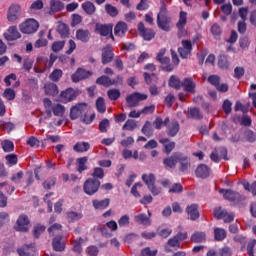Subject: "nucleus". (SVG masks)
Wrapping results in <instances>:
<instances>
[{
    "label": "nucleus",
    "mask_w": 256,
    "mask_h": 256,
    "mask_svg": "<svg viewBox=\"0 0 256 256\" xmlns=\"http://www.w3.org/2000/svg\"><path fill=\"white\" fill-rule=\"evenodd\" d=\"M113 57H115V53H113V47L108 45L102 49L103 65H107V63H111V61H113Z\"/></svg>",
    "instance_id": "aec40b11"
},
{
    "label": "nucleus",
    "mask_w": 256,
    "mask_h": 256,
    "mask_svg": "<svg viewBox=\"0 0 256 256\" xmlns=\"http://www.w3.org/2000/svg\"><path fill=\"white\" fill-rule=\"evenodd\" d=\"M159 143L163 145L164 151L167 153V155H169V153L175 149V142L169 140L168 138H161Z\"/></svg>",
    "instance_id": "7c9ffc66"
},
{
    "label": "nucleus",
    "mask_w": 256,
    "mask_h": 256,
    "mask_svg": "<svg viewBox=\"0 0 256 256\" xmlns=\"http://www.w3.org/2000/svg\"><path fill=\"white\" fill-rule=\"evenodd\" d=\"M242 185L246 191L251 192L253 196H256V181L250 184L248 181L244 180L242 181Z\"/></svg>",
    "instance_id": "79ce46f5"
},
{
    "label": "nucleus",
    "mask_w": 256,
    "mask_h": 256,
    "mask_svg": "<svg viewBox=\"0 0 256 256\" xmlns=\"http://www.w3.org/2000/svg\"><path fill=\"white\" fill-rule=\"evenodd\" d=\"M107 95L111 101H117L121 97V91L119 89H110L107 92Z\"/></svg>",
    "instance_id": "3c124183"
},
{
    "label": "nucleus",
    "mask_w": 256,
    "mask_h": 256,
    "mask_svg": "<svg viewBox=\"0 0 256 256\" xmlns=\"http://www.w3.org/2000/svg\"><path fill=\"white\" fill-rule=\"evenodd\" d=\"M220 194H223V198L234 205L243 207L245 206L246 197L233 189H220Z\"/></svg>",
    "instance_id": "7ed1b4c3"
},
{
    "label": "nucleus",
    "mask_w": 256,
    "mask_h": 256,
    "mask_svg": "<svg viewBox=\"0 0 256 256\" xmlns=\"http://www.w3.org/2000/svg\"><path fill=\"white\" fill-rule=\"evenodd\" d=\"M95 31L102 37L110 35L111 39H115V37H113V26L111 24H96Z\"/></svg>",
    "instance_id": "f8f14e48"
},
{
    "label": "nucleus",
    "mask_w": 256,
    "mask_h": 256,
    "mask_svg": "<svg viewBox=\"0 0 256 256\" xmlns=\"http://www.w3.org/2000/svg\"><path fill=\"white\" fill-rule=\"evenodd\" d=\"M143 189V184L141 183H136L132 189L131 193L133 194L134 197H141V190Z\"/></svg>",
    "instance_id": "0e129e2a"
},
{
    "label": "nucleus",
    "mask_w": 256,
    "mask_h": 256,
    "mask_svg": "<svg viewBox=\"0 0 256 256\" xmlns=\"http://www.w3.org/2000/svg\"><path fill=\"white\" fill-rule=\"evenodd\" d=\"M5 159L7 161L8 167H13L18 161L17 155L15 154H9L5 157Z\"/></svg>",
    "instance_id": "69168bd1"
},
{
    "label": "nucleus",
    "mask_w": 256,
    "mask_h": 256,
    "mask_svg": "<svg viewBox=\"0 0 256 256\" xmlns=\"http://www.w3.org/2000/svg\"><path fill=\"white\" fill-rule=\"evenodd\" d=\"M147 94H141L139 92L132 93L126 97L128 107H137L140 101H146Z\"/></svg>",
    "instance_id": "9b49d317"
},
{
    "label": "nucleus",
    "mask_w": 256,
    "mask_h": 256,
    "mask_svg": "<svg viewBox=\"0 0 256 256\" xmlns=\"http://www.w3.org/2000/svg\"><path fill=\"white\" fill-rule=\"evenodd\" d=\"M142 180L147 185L149 191L152 193V195H159L161 193V188H157L155 186V175L153 174H143Z\"/></svg>",
    "instance_id": "6e6552de"
},
{
    "label": "nucleus",
    "mask_w": 256,
    "mask_h": 256,
    "mask_svg": "<svg viewBox=\"0 0 256 256\" xmlns=\"http://www.w3.org/2000/svg\"><path fill=\"white\" fill-rule=\"evenodd\" d=\"M43 7V0H36L30 5V11H41Z\"/></svg>",
    "instance_id": "e2e57ef3"
},
{
    "label": "nucleus",
    "mask_w": 256,
    "mask_h": 256,
    "mask_svg": "<svg viewBox=\"0 0 256 256\" xmlns=\"http://www.w3.org/2000/svg\"><path fill=\"white\" fill-rule=\"evenodd\" d=\"M166 51L167 50L165 48H162L158 52V54L156 56V59H157V61H159V63H161L162 69L164 71L171 72V71H173L174 66L171 64V59H169V57H165Z\"/></svg>",
    "instance_id": "0eeeda50"
},
{
    "label": "nucleus",
    "mask_w": 256,
    "mask_h": 256,
    "mask_svg": "<svg viewBox=\"0 0 256 256\" xmlns=\"http://www.w3.org/2000/svg\"><path fill=\"white\" fill-rule=\"evenodd\" d=\"M157 25L162 31H171V17L167 15L165 1H161L160 11L157 15Z\"/></svg>",
    "instance_id": "f03ea898"
},
{
    "label": "nucleus",
    "mask_w": 256,
    "mask_h": 256,
    "mask_svg": "<svg viewBox=\"0 0 256 256\" xmlns=\"http://www.w3.org/2000/svg\"><path fill=\"white\" fill-rule=\"evenodd\" d=\"M144 79L147 83V85H153V83H157L159 81V78L155 74H149L147 72L144 73Z\"/></svg>",
    "instance_id": "de8ad7c7"
},
{
    "label": "nucleus",
    "mask_w": 256,
    "mask_h": 256,
    "mask_svg": "<svg viewBox=\"0 0 256 256\" xmlns=\"http://www.w3.org/2000/svg\"><path fill=\"white\" fill-rule=\"evenodd\" d=\"M167 245L168 246H166V251H171L169 247H181V242L177 239L176 236H174L168 240Z\"/></svg>",
    "instance_id": "13d9d810"
},
{
    "label": "nucleus",
    "mask_w": 256,
    "mask_h": 256,
    "mask_svg": "<svg viewBox=\"0 0 256 256\" xmlns=\"http://www.w3.org/2000/svg\"><path fill=\"white\" fill-rule=\"evenodd\" d=\"M92 73L85 69L79 68L72 76L71 79L73 83H79V81H83V79H87L91 77Z\"/></svg>",
    "instance_id": "6ab92c4d"
},
{
    "label": "nucleus",
    "mask_w": 256,
    "mask_h": 256,
    "mask_svg": "<svg viewBox=\"0 0 256 256\" xmlns=\"http://www.w3.org/2000/svg\"><path fill=\"white\" fill-rule=\"evenodd\" d=\"M47 69H49L47 57L39 56L34 66L35 73H45Z\"/></svg>",
    "instance_id": "4468645a"
},
{
    "label": "nucleus",
    "mask_w": 256,
    "mask_h": 256,
    "mask_svg": "<svg viewBox=\"0 0 256 256\" xmlns=\"http://www.w3.org/2000/svg\"><path fill=\"white\" fill-rule=\"evenodd\" d=\"M2 145V149L3 151H5V153H11V151H14L15 149V145L13 144V142L9 141V140H5L1 143Z\"/></svg>",
    "instance_id": "8fccbe9b"
},
{
    "label": "nucleus",
    "mask_w": 256,
    "mask_h": 256,
    "mask_svg": "<svg viewBox=\"0 0 256 256\" xmlns=\"http://www.w3.org/2000/svg\"><path fill=\"white\" fill-rule=\"evenodd\" d=\"M90 147L89 142H78L74 145L73 149L76 153H85L89 151Z\"/></svg>",
    "instance_id": "473e14b6"
},
{
    "label": "nucleus",
    "mask_w": 256,
    "mask_h": 256,
    "mask_svg": "<svg viewBox=\"0 0 256 256\" xmlns=\"http://www.w3.org/2000/svg\"><path fill=\"white\" fill-rule=\"evenodd\" d=\"M101 187V181L97 179L90 178L84 182L83 189L86 195H95Z\"/></svg>",
    "instance_id": "39448f33"
},
{
    "label": "nucleus",
    "mask_w": 256,
    "mask_h": 256,
    "mask_svg": "<svg viewBox=\"0 0 256 256\" xmlns=\"http://www.w3.org/2000/svg\"><path fill=\"white\" fill-rule=\"evenodd\" d=\"M138 31L145 41H151V39L155 37V31H153V29L145 28V24H143V22L138 24Z\"/></svg>",
    "instance_id": "2eb2a0df"
},
{
    "label": "nucleus",
    "mask_w": 256,
    "mask_h": 256,
    "mask_svg": "<svg viewBox=\"0 0 256 256\" xmlns=\"http://www.w3.org/2000/svg\"><path fill=\"white\" fill-rule=\"evenodd\" d=\"M97 85H102L103 87H111L115 82H113V79L109 78L108 76H101L97 78L96 80Z\"/></svg>",
    "instance_id": "72a5a7b5"
},
{
    "label": "nucleus",
    "mask_w": 256,
    "mask_h": 256,
    "mask_svg": "<svg viewBox=\"0 0 256 256\" xmlns=\"http://www.w3.org/2000/svg\"><path fill=\"white\" fill-rule=\"evenodd\" d=\"M76 39L82 41V43H87L91 39V33L89 30L79 29L76 31Z\"/></svg>",
    "instance_id": "cd10ccee"
},
{
    "label": "nucleus",
    "mask_w": 256,
    "mask_h": 256,
    "mask_svg": "<svg viewBox=\"0 0 256 256\" xmlns=\"http://www.w3.org/2000/svg\"><path fill=\"white\" fill-rule=\"evenodd\" d=\"M0 191L1 193H8V195H11V193L15 191V187L7 183H0Z\"/></svg>",
    "instance_id": "5fc2aeb1"
},
{
    "label": "nucleus",
    "mask_w": 256,
    "mask_h": 256,
    "mask_svg": "<svg viewBox=\"0 0 256 256\" xmlns=\"http://www.w3.org/2000/svg\"><path fill=\"white\" fill-rule=\"evenodd\" d=\"M214 238L216 241H223L227 238V231L224 228L216 227L214 228Z\"/></svg>",
    "instance_id": "f704fd0d"
},
{
    "label": "nucleus",
    "mask_w": 256,
    "mask_h": 256,
    "mask_svg": "<svg viewBox=\"0 0 256 256\" xmlns=\"http://www.w3.org/2000/svg\"><path fill=\"white\" fill-rule=\"evenodd\" d=\"M175 157L178 159V163H180L181 171H187L189 167H191V159L189 157L185 156L183 153L175 152Z\"/></svg>",
    "instance_id": "a211bd4d"
},
{
    "label": "nucleus",
    "mask_w": 256,
    "mask_h": 256,
    "mask_svg": "<svg viewBox=\"0 0 256 256\" xmlns=\"http://www.w3.org/2000/svg\"><path fill=\"white\" fill-rule=\"evenodd\" d=\"M62 77H63V70L61 69H55L49 75L50 81H54V83H57V81H59Z\"/></svg>",
    "instance_id": "a18cd8bd"
},
{
    "label": "nucleus",
    "mask_w": 256,
    "mask_h": 256,
    "mask_svg": "<svg viewBox=\"0 0 256 256\" xmlns=\"http://www.w3.org/2000/svg\"><path fill=\"white\" fill-rule=\"evenodd\" d=\"M185 25H187V14L185 11H181L179 15V21L177 22L176 26L177 29L180 31L179 35H185Z\"/></svg>",
    "instance_id": "5701e85b"
},
{
    "label": "nucleus",
    "mask_w": 256,
    "mask_h": 256,
    "mask_svg": "<svg viewBox=\"0 0 256 256\" xmlns=\"http://www.w3.org/2000/svg\"><path fill=\"white\" fill-rule=\"evenodd\" d=\"M65 9V4L59 0H50V11L52 13H59Z\"/></svg>",
    "instance_id": "2f4dec72"
},
{
    "label": "nucleus",
    "mask_w": 256,
    "mask_h": 256,
    "mask_svg": "<svg viewBox=\"0 0 256 256\" xmlns=\"http://www.w3.org/2000/svg\"><path fill=\"white\" fill-rule=\"evenodd\" d=\"M192 48H193V45L191 44V41L182 40V48H180V49H185L186 50V53L182 54L183 59H187V57H189V55H191V49Z\"/></svg>",
    "instance_id": "58836bf2"
},
{
    "label": "nucleus",
    "mask_w": 256,
    "mask_h": 256,
    "mask_svg": "<svg viewBox=\"0 0 256 256\" xmlns=\"http://www.w3.org/2000/svg\"><path fill=\"white\" fill-rule=\"evenodd\" d=\"M166 133L169 137H175L179 133V122L176 120H172L170 123L168 122Z\"/></svg>",
    "instance_id": "4be33fe9"
},
{
    "label": "nucleus",
    "mask_w": 256,
    "mask_h": 256,
    "mask_svg": "<svg viewBox=\"0 0 256 256\" xmlns=\"http://www.w3.org/2000/svg\"><path fill=\"white\" fill-rule=\"evenodd\" d=\"M136 128H137V123L135 122V120H127L122 127L123 131H133Z\"/></svg>",
    "instance_id": "603ef678"
},
{
    "label": "nucleus",
    "mask_w": 256,
    "mask_h": 256,
    "mask_svg": "<svg viewBox=\"0 0 256 256\" xmlns=\"http://www.w3.org/2000/svg\"><path fill=\"white\" fill-rule=\"evenodd\" d=\"M205 238H206L205 232L196 231L193 234V241L195 243H201V242L205 241Z\"/></svg>",
    "instance_id": "052dcab7"
},
{
    "label": "nucleus",
    "mask_w": 256,
    "mask_h": 256,
    "mask_svg": "<svg viewBox=\"0 0 256 256\" xmlns=\"http://www.w3.org/2000/svg\"><path fill=\"white\" fill-rule=\"evenodd\" d=\"M109 203H111V201L108 198L104 200H98V199L92 200V205L94 209H97L99 211H103V209H107L109 207Z\"/></svg>",
    "instance_id": "a878e982"
},
{
    "label": "nucleus",
    "mask_w": 256,
    "mask_h": 256,
    "mask_svg": "<svg viewBox=\"0 0 256 256\" xmlns=\"http://www.w3.org/2000/svg\"><path fill=\"white\" fill-rule=\"evenodd\" d=\"M17 251L20 256H34L33 253H35V247L33 245H31V247L25 246L24 248H20Z\"/></svg>",
    "instance_id": "e433bc0d"
},
{
    "label": "nucleus",
    "mask_w": 256,
    "mask_h": 256,
    "mask_svg": "<svg viewBox=\"0 0 256 256\" xmlns=\"http://www.w3.org/2000/svg\"><path fill=\"white\" fill-rule=\"evenodd\" d=\"M213 214L217 220H221V219H223V217L227 216V210L222 209L221 207H218V208L214 209Z\"/></svg>",
    "instance_id": "864d4df0"
},
{
    "label": "nucleus",
    "mask_w": 256,
    "mask_h": 256,
    "mask_svg": "<svg viewBox=\"0 0 256 256\" xmlns=\"http://www.w3.org/2000/svg\"><path fill=\"white\" fill-rule=\"evenodd\" d=\"M77 97V94L75 93V90L72 88H68L61 92L60 94V100L62 103H70V101H73Z\"/></svg>",
    "instance_id": "412c9836"
},
{
    "label": "nucleus",
    "mask_w": 256,
    "mask_h": 256,
    "mask_svg": "<svg viewBox=\"0 0 256 256\" xmlns=\"http://www.w3.org/2000/svg\"><path fill=\"white\" fill-rule=\"evenodd\" d=\"M181 80L177 78V76H171L168 82L169 87H173V89H181Z\"/></svg>",
    "instance_id": "49530a36"
},
{
    "label": "nucleus",
    "mask_w": 256,
    "mask_h": 256,
    "mask_svg": "<svg viewBox=\"0 0 256 256\" xmlns=\"http://www.w3.org/2000/svg\"><path fill=\"white\" fill-rule=\"evenodd\" d=\"M208 82L220 93H227L229 91V85L227 83L221 84V77L219 75L208 76Z\"/></svg>",
    "instance_id": "423d86ee"
},
{
    "label": "nucleus",
    "mask_w": 256,
    "mask_h": 256,
    "mask_svg": "<svg viewBox=\"0 0 256 256\" xmlns=\"http://www.w3.org/2000/svg\"><path fill=\"white\" fill-rule=\"evenodd\" d=\"M245 138L249 143H254L256 141V134L252 130L248 129L245 131Z\"/></svg>",
    "instance_id": "338daca9"
},
{
    "label": "nucleus",
    "mask_w": 256,
    "mask_h": 256,
    "mask_svg": "<svg viewBox=\"0 0 256 256\" xmlns=\"http://www.w3.org/2000/svg\"><path fill=\"white\" fill-rule=\"evenodd\" d=\"M57 31L62 39L69 37V26L65 23H60L57 27Z\"/></svg>",
    "instance_id": "c9c22d12"
},
{
    "label": "nucleus",
    "mask_w": 256,
    "mask_h": 256,
    "mask_svg": "<svg viewBox=\"0 0 256 256\" xmlns=\"http://www.w3.org/2000/svg\"><path fill=\"white\" fill-rule=\"evenodd\" d=\"M29 225H31L29 217L25 214H21L16 221L14 229L22 233H27V231H29Z\"/></svg>",
    "instance_id": "1a4fd4ad"
},
{
    "label": "nucleus",
    "mask_w": 256,
    "mask_h": 256,
    "mask_svg": "<svg viewBox=\"0 0 256 256\" xmlns=\"http://www.w3.org/2000/svg\"><path fill=\"white\" fill-rule=\"evenodd\" d=\"M96 108L99 113H105V111H107V107L105 106V100L102 97L97 99Z\"/></svg>",
    "instance_id": "6e6d98bb"
},
{
    "label": "nucleus",
    "mask_w": 256,
    "mask_h": 256,
    "mask_svg": "<svg viewBox=\"0 0 256 256\" xmlns=\"http://www.w3.org/2000/svg\"><path fill=\"white\" fill-rule=\"evenodd\" d=\"M134 221L140 225H146L149 227V225H151V212L148 211V215L144 213L136 215L134 217Z\"/></svg>",
    "instance_id": "b1692460"
},
{
    "label": "nucleus",
    "mask_w": 256,
    "mask_h": 256,
    "mask_svg": "<svg viewBox=\"0 0 256 256\" xmlns=\"http://www.w3.org/2000/svg\"><path fill=\"white\" fill-rule=\"evenodd\" d=\"M128 27H127V23L125 22H118L114 28V34L117 37H123L125 35V33H127Z\"/></svg>",
    "instance_id": "bb28decb"
},
{
    "label": "nucleus",
    "mask_w": 256,
    "mask_h": 256,
    "mask_svg": "<svg viewBox=\"0 0 256 256\" xmlns=\"http://www.w3.org/2000/svg\"><path fill=\"white\" fill-rule=\"evenodd\" d=\"M165 167H168L169 169H172V167H175L178 163V158L175 156V153L169 157L165 158L163 161Z\"/></svg>",
    "instance_id": "ea45409f"
},
{
    "label": "nucleus",
    "mask_w": 256,
    "mask_h": 256,
    "mask_svg": "<svg viewBox=\"0 0 256 256\" xmlns=\"http://www.w3.org/2000/svg\"><path fill=\"white\" fill-rule=\"evenodd\" d=\"M44 91L46 95H49L50 97H56V95H59V87L55 83H46L44 85Z\"/></svg>",
    "instance_id": "393cba45"
},
{
    "label": "nucleus",
    "mask_w": 256,
    "mask_h": 256,
    "mask_svg": "<svg viewBox=\"0 0 256 256\" xmlns=\"http://www.w3.org/2000/svg\"><path fill=\"white\" fill-rule=\"evenodd\" d=\"M218 67L221 70H229V60L227 59V55L218 56Z\"/></svg>",
    "instance_id": "4c0bfd02"
},
{
    "label": "nucleus",
    "mask_w": 256,
    "mask_h": 256,
    "mask_svg": "<svg viewBox=\"0 0 256 256\" xmlns=\"http://www.w3.org/2000/svg\"><path fill=\"white\" fill-rule=\"evenodd\" d=\"M81 7L86 15H95V11H97V7H95V4L91 1L82 3Z\"/></svg>",
    "instance_id": "c756f323"
},
{
    "label": "nucleus",
    "mask_w": 256,
    "mask_h": 256,
    "mask_svg": "<svg viewBox=\"0 0 256 256\" xmlns=\"http://www.w3.org/2000/svg\"><path fill=\"white\" fill-rule=\"evenodd\" d=\"M169 123V118H165V120L163 121V119H161V117H157L154 121V125L156 129H161L163 127V125L165 127H167V124Z\"/></svg>",
    "instance_id": "bf43d9fd"
},
{
    "label": "nucleus",
    "mask_w": 256,
    "mask_h": 256,
    "mask_svg": "<svg viewBox=\"0 0 256 256\" xmlns=\"http://www.w3.org/2000/svg\"><path fill=\"white\" fill-rule=\"evenodd\" d=\"M52 246L54 251H65V241H63V237L58 236L53 239Z\"/></svg>",
    "instance_id": "c85d7f7f"
},
{
    "label": "nucleus",
    "mask_w": 256,
    "mask_h": 256,
    "mask_svg": "<svg viewBox=\"0 0 256 256\" xmlns=\"http://www.w3.org/2000/svg\"><path fill=\"white\" fill-rule=\"evenodd\" d=\"M4 39L6 41H17L21 39V33L17 30V26H10L6 33H4Z\"/></svg>",
    "instance_id": "f3484780"
},
{
    "label": "nucleus",
    "mask_w": 256,
    "mask_h": 256,
    "mask_svg": "<svg viewBox=\"0 0 256 256\" xmlns=\"http://www.w3.org/2000/svg\"><path fill=\"white\" fill-rule=\"evenodd\" d=\"M19 29L21 33L31 35V33H36L37 29H39V22L35 19H28L20 24Z\"/></svg>",
    "instance_id": "20e7f679"
},
{
    "label": "nucleus",
    "mask_w": 256,
    "mask_h": 256,
    "mask_svg": "<svg viewBox=\"0 0 256 256\" xmlns=\"http://www.w3.org/2000/svg\"><path fill=\"white\" fill-rule=\"evenodd\" d=\"M21 17V5L12 4L8 9L7 19L11 23L17 21Z\"/></svg>",
    "instance_id": "ddd939ff"
},
{
    "label": "nucleus",
    "mask_w": 256,
    "mask_h": 256,
    "mask_svg": "<svg viewBox=\"0 0 256 256\" xmlns=\"http://www.w3.org/2000/svg\"><path fill=\"white\" fill-rule=\"evenodd\" d=\"M62 229H63V226H61V224L56 223L48 228V233H49V235L54 237V235H59L61 233Z\"/></svg>",
    "instance_id": "37998d69"
},
{
    "label": "nucleus",
    "mask_w": 256,
    "mask_h": 256,
    "mask_svg": "<svg viewBox=\"0 0 256 256\" xmlns=\"http://www.w3.org/2000/svg\"><path fill=\"white\" fill-rule=\"evenodd\" d=\"M195 175L200 179H207L211 175V168L207 164H200L195 170Z\"/></svg>",
    "instance_id": "dca6fc26"
},
{
    "label": "nucleus",
    "mask_w": 256,
    "mask_h": 256,
    "mask_svg": "<svg viewBox=\"0 0 256 256\" xmlns=\"http://www.w3.org/2000/svg\"><path fill=\"white\" fill-rule=\"evenodd\" d=\"M256 246V239H252L247 244V253L249 256H255L254 255V247Z\"/></svg>",
    "instance_id": "774afa93"
},
{
    "label": "nucleus",
    "mask_w": 256,
    "mask_h": 256,
    "mask_svg": "<svg viewBox=\"0 0 256 256\" xmlns=\"http://www.w3.org/2000/svg\"><path fill=\"white\" fill-rule=\"evenodd\" d=\"M43 105L47 117H53V115L54 117H64L65 111H67L64 105L53 103L49 98H44Z\"/></svg>",
    "instance_id": "f257e3e1"
},
{
    "label": "nucleus",
    "mask_w": 256,
    "mask_h": 256,
    "mask_svg": "<svg viewBox=\"0 0 256 256\" xmlns=\"http://www.w3.org/2000/svg\"><path fill=\"white\" fill-rule=\"evenodd\" d=\"M105 10L111 17H117V15H119V11L117 10V8L111 4H106Z\"/></svg>",
    "instance_id": "4d7b16f0"
},
{
    "label": "nucleus",
    "mask_w": 256,
    "mask_h": 256,
    "mask_svg": "<svg viewBox=\"0 0 256 256\" xmlns=\"http://www.w3.org/2000/svg\"><path fill=\"white\" fill-rule=\"evenodd\" d=\"M233 103L229 99H225L222 104V109L226 115H230L233 111Z\"/></svg>",
    "instance_id": "09e8293b"
},
{
    "label": "nucleus",
    "mask_w": 256,
    "mask_h": 256,
    "mask_svg": "<svg viewBox=\"0 0 256 256\" xmlns=\"http://www.w3.org/2000/svg\"><path fill=\"white\" fill-rule=\"evenodd\" d=\"M181 87H183L184 91H187L188 93H192L193 92V79L185 78L181 84Z\"/></svg>",
    "instance_id": "c03bdc74"
},
{
    "label": "nucleus",
    "mask_w": 256,
    "mask_h": 256,
    "mask_svg": "<svg viewBox=\"0 0 256 256\" xmlns=\"http://www.w3.org/2000/svg\"><path fill=\"white\" fill-rule=\"evenodd\" d=\"M87 113V104L86 103H78L70 109V119L75 121V119H79Z\"/></svg>",
    "instance_id": "9d476101"
},
{
    "label": "nucleus",
    "mask_w": 256,
    "mask_h": 256,
    "mask_svg": "<svg viewBox=\"0 0 256 256\" xmlns=\"http://www.w3.org/2000/svg\"><path fill=\"white\" fill-rule=\"evenodd\" d=\"M141 132L143 133V135H146V137H153V126L149 121L145 122Z\"/></svg>",
    "instance_id": "a19ab883"
},
{
    "label": "nucleus",
    "mask_w": 256,
    "mask_h": 256,
    "mask_svg": "<svg viewBox=\"0 0 256 256\" xmlns=\"http://www.w3.org/2000/svg\"><path fill=\"white\" fill-rule=\"evenodd\" d=\"M3 97L7 99V101H13L15 99V90L11 88H7L4 90Z\"/></svg>",
    "instance_id": "680f3d73"
}]
</instances>
